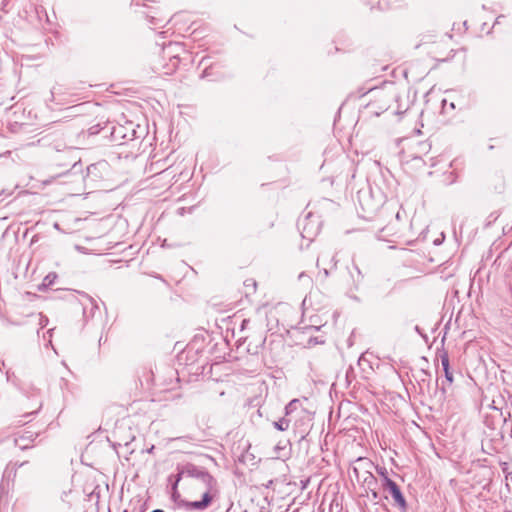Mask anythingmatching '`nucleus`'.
<instances>
[{"mask_svg": "<svg viewBox=\"0 0 512 512\" xmlns=\"http://www.w3.org/2000/svg\"><path fill=\"white\" fill-rule=\"evenodd\" d=\"M184 47L179 43L164 46L158 56L153 59V68L161 75H172L179 67Z\"/></svg>", "mask_w": 512, "mask_h": 512, "instance_id": "1", "label": "nucleus"}, {"mask_svg": "<svg viewBox=\"0 0 512 512\" xmlns=\"http://www.w3.org/2000/svg\"><path fill=\"white\" fill-rule=\"evenodd\" d=\"M371 99L367 104V107L376 115L392 110L395 114L402 113L399 105H395L398 100V95L393 87L371 89Z\"/></svg>", "mask_w": 512, "mask_h": 512, "instance_id": "2", "label": "nucleus"}, {"mask_svg": "<svg viewBox=\"0 0 512 512\" xmlns=\"http://www.w3.org/2000/svg\"><path fill=\"white\" fill-rule=\"evenodd\" d=\"M372 465L371 461L364 458H358L353 467V473L355 480L365 491L362 495L368 497L369 493H371L372 500H376L378 499V492L376 491L378 483L376 477L370 471Z\"/></svg>", "mask_w": 512, "mask_h": 512, "instance_id": "3", "label": "nucleus"}, {"mask_svg": "<svg viewBox=\"0 0 512 512\" xmlns=\"http://www.w3.org/2000/svg\"><path fill=\"white\" fill-rule=\"evenodd\" d=\"M417 48L435 61H446L451 52L450 41L444 37L427 38L418 44Z\"/></svg>", "mask_w": 512, "mask_h": 512, "instance_id": "4", "label": "nucleus"}, {"mask_svg": "<svg viewBox=\"0 0 512 512\" xmlns=\"http://www.w3.org/2000/svg\"><path fill=\"white\" fill-rule=\"evenodd\" d=\"M191 489L196 493H201L202 499L200 501H187L184 503L185 507L189 510H204L218 495L217 481L214 478L213 485L208 488L205 484L192 480Z\"/></svg>", "mask_w": 512, "mask_h": 512, "instance_id": "5", "label": "nucleus"}, {"mask_svg": "<svg viewBox=\"0 0 512 512\" xmlns=\"http://www.w3.org/2000/svg\"><path fill=\"white\" fill-rule=\"evenodd\" d=\"M36 472V468L29 461H24L16 467L13 481L20 485L29 484L34 480Z\"/></svg>", "mask_w": 512, "mask_h": 512, "instance_id": "6", "label": "nucleus"}, {"mask_svg": "<svg viewBox=\"0 0 512 512\" xmlns=\"http://www.w3.org/2000/svg\"><path fill=\"white\" fill-rule=\"evenodd\" d=\"M299 404L300 401L298 399L291 400L285 407V416L273 422L274 428L279 431H287L292 421L290 416Z\"/></svg>", "mask_w": 512, "mask_h": 512, "instance_id": "7", "label": "nucleus"}, {"mask_svg": "<svg viewBox=\"0 0 512 512\" xmlns=\"http://www.w3.org/2000/svg\"><path fill=\"white\" fill-rule=\"evenodd\" d=\"M39 432L29 429L22 430L15 434L14 443L21 450L28 449L38 437Z\"/></svg>", "mask_w": 512, "mask_h": 512, "instance_id": "8", "label": "nucleus"}, {"mask_svg": "<svg viewBox=\"0 0 512 512\" xmlns=\"http://www.w3.org/2000/svg\"><path fill=\"white\" fill-rule=\"evenodd\" d=\"M185 472L188 476L192 477L193 480H198V482L205 484L208 488H211L213 485L214 477L208 471L201 470L194 465H189Z\"/></svg>", "mask_w": 512, "mask_h": 512, "instance_id": "9", "label": "nucleus"}, {"mask_svg": "<svg viewBox=\"0 0 512 512\" xmlns=\"http://www.w3.org/2000/svg\"><path fill=\"white\" fill-rule=\"evenodd\" d=\"M435 166L438 167L436 171H430L429 174L433 175L442 171V174L439 176V182L444 185L452 184L456 180V175L453 171H450V164L446 162H438Z\"/></svg>", "mask_w": 512, "mask_h": 512, "instance_id": "10", "label": "nucleus"}, {"mask_svg": "<svg viewBox=\"0 0 512 512\" xmlns=\"http://www.w3.org/2000/svg\"><path fill=\"white\" fill-rule=\"evenodd\" d=\"M384 490H388L395 502L402 510H405L407 507L406 500L399 488V486L391 479H386V486L383 487Z\"/></svg>", "mask_w": 512, "mask_h": 512, "instance_id": "11", "label": "nucleus"}, {"mask_svg": "<svg viewBox=\"0 0 512 512\" xmlns=\"http://www.w3.org/2000/svg\"><path fill=\"white\" fill-rule=\"evenodd\" d=\"M441 364L445 373L446 380L451 384L453 382V374L450 371L449 355L445 350L439 351Z\"/></svg>", "mask_w": 512, "mask_h": 512, "instance_id": "12", "label": "nucleus"}, {"mask_svg": "<svg viewBox=\"0 0 512 512\" xmlns=\"http://www.w3.org/2000/svg\"><path fill=\"white\" fill-rule=\"evenodd\" d=\"M42 403L39 399H35L32 405H24V414L23 417H28L30 415L36 414L41 409Z\"/></svg>", "mask_w": 512, "mask_h": 512, "instance_id": "13", "label": "nucleus"}, {"mask_svg": "<svg viewBox=\"0 0 512 512\" xmlns=\"http://www.w3.org/2000/svg\"><path fill=\"white\" fill-rule=\"evenodd\" d=\"M58 278V275L55 272L48 273L43 279L42 283L39 285V290L42 291L44 289L50 288Z\"/></svg>", "mask_w": 512, "mask_h": 512, "instance_id": "14", "label": "nucleus"}, {"mask_svg": "<svg viewBox=\"0 0 512 512\" xmlns=\"http://www.w3.org/2000/svg\"><path fill=\"white\" fill-rule=\"evenodd\" d=\"M214 68H216V66H214V65L207 66V67L204 69V71H203V73H202L201 77H202V78H207V77H211V76H213V75L215 74V73H214V71H213V70H214Z\"/></svg>", "mask_w": 512, "mask_h": 512, "instance_id": "15", "label": "nucleus"}, {"mask_svg": "<svg viewBox=\"0 0 512 512\" xmlns=\"http://www.w3.org/2000/svg\"><path fill=\"white\" fill-rule=\"evenodd\" d=\"M184 471L179 472L175 477V482L172 485L173 496L177 493L178 483L181 480Z\"/></svg>", "mask_w": 512, "mask_h": 512, "instance_id": "16", "label": "nucleus"}, {"mask_svg": "<svg viewBox=\"0 0 512 512\" xmlns=\"http://www.w3.org/2000/svg\"><path fill=\"white\" fill-rule=\"evenodd\" d=\"M377 471H378L379 475L382 477V480H383L382 486L385 487L386 486V479H390L388 477V472H387V470L385 468H379Z\"/></svg>", "mask_w": 512, "mask_h": 512, "instance_id": "17", "label": "nucleus"}, {"mask_svg": "<svg viewBox=\"0 0 512 512\" xmlns=\"http://www.w3.org/2000/svg\"><path fill=\"white\" fill-rule=\"evenodd\" d=\"M102 128L100 127L99 124L97 125H94L92 127H90L88 130H87V133L88 135H96L99 133V131L101 130Z\"/></svg>", "mask_w": 512, "mask_h": 512, "instance_id": "18", "label": "nucleus"}, {"mask_svg": "<svg viewBox=\"0 0 512 512\" xmlns=\"http://www.w3.org/2000/svg\"><path fill=\"white\" fill-rule=\"evenodd\" d=\"M324 340H319L317 337L315 338H310L308 340V345L309 346H314V345H317V344H324Z\"/></svg>", "mask_w": 512, "mask_h": 512, "instance_id": "19", "label": "nucleus"}, {"mask_svg": "<svg viewBox=\"0 0 512 512\" xmlns=\"http://www.w3.org/2000/svg\"><path fill=\"white\" fill-rule=\"evenodd\" d=\"M245 285H246V286H250V285H251V286H252V288H253V290H255V289H256V286H257V283H256V281H255V280H253V279H249V280H247V281L245 282Z\"/></svg>", "mask_w": 512, "mask_h": 512, "instance_id": "20", "label": "nucleus"}, {"mask_svg": "<svg viewBox=\"0 0 512 512\" xmlns=\"http://www.w3.org/2000/svg\"><path fill=\"white\" fill-rule=\"evenodd\" d=\"M414 162H415L416 165L423 164L422 159L420 157H415L414 158Z\"/></svg>", "mask_w": 512, "mask_h": 512, "instance_id": "21", "label": "nucleus"}, {"mask_svg": "<svg viewBox=\"0 0 512 512\" xmlns=\"http://www.w3.org/2000/svg\"><path fill=\"white\" fill-rule=\"evenodd\" d=\"M395 217H396L397 220L401 219L402 215H401V211L400 210L396 213Z\"/></svg>", "mask_w": 512, "mask_h": 512, "instance_id": "22", "label": "nucleus"}, {"mask_svg": "<svg viewBox=\"0 0 512 512\" xmlns=\"http://www.w3.org/2000/svg\"><path fill=\"white\" fill-rule=\"evenodd\" d=\"M17 422H18V424H26L27 423V421H22V420H18Z\"/></svg>", "mask_w": 512, "mask_h": 512, "instance_id": "23", "label": "nucleus"}, {"mask_svg": "<svg viewBox=\"0 0 512 512\" xmlns=\"http://www.w3.org/2000/svg\"><path fill=\"white\" fill-rule=\"evenodd\" d=\"M152 512H164V511H163V510H161V509H155V510H153Z\"/></svg>", "mask_w": 512, "mask_h": 512, "instance_id": "24", "label": "nucleus"}, {"mask_svg": "<svg viewBox=\"0 0 512 512\" xmlns=\"http://www.w3.org/2000/svg\"><path fill=\"white\" fill-rule=\"evenodd\" d=\"M388 68V64L382 66V70H386Z\"/></svg>", "mask_w": 512, "mask_h": 512, "instance_id": "25", "label": "nucleus"}, {"mask_svg": "<svg viewBox=\"0 0 512 512\" xmlns=\"http://www.w3.org/2000/svg\"><path fill=\"white\" fill-rule=\"evenodd\" d=\"M355 269H356L357 273L360 275V274H361V272H360V270L358 269V267H355Z\"/></svg>", "mask_w": 512, "mask_h": 512, "instance_id": "26", "label": "nucleus"}, {"mask_svg": "<svg viewBox=\"0 0 512 512\" xmlns=\"http://www.w3.org/2000/svg\"><path fill=\"white\" fill-rule=\"evenodd\" d=\"M247 322V320H244L242 326L247 325Z\"/></svg>", "mask_w": 512, "mask_h": 512, "instance_id": "27", "label": "nucleus"}, {"mask_svg": "<svg viewBox=\"0 0 512 512\" xmlns=\"http://www.w3.org/2000/svg\"><path fill=\"white\" fill-rule=\"evenodd\" d=\"M153 449H154V446H152V447L148 450V452H149V453H151Z\"/></svg>", "mask_w": 512, "mask_h": 512, "instance_id": "28", "label": "nucleus"}]
</instances>
